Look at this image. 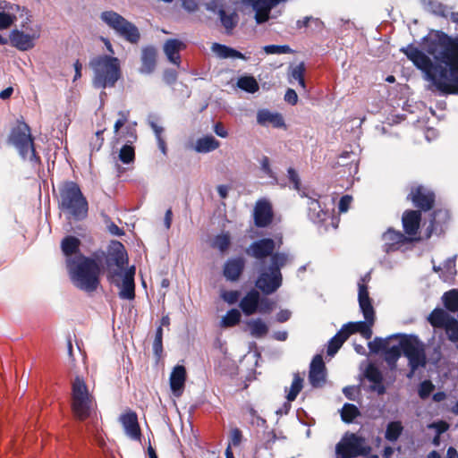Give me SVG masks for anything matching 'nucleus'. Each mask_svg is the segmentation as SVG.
Masks as SVG:
<instances>
[{"mask_svg":"<svg viewBox=\"0 0 458 458\" xmlns=\"http://www.w3.org/2000/svg\"><path fill=\"white\" fill-rule=\"evenodd\" d=\"M422 47L437 62L433 65L429 57L412 46L403 52L426 74L428 80L445 93H458V37L433 30L423 38Z\"/></svg>","mask_w":458,"mask_h":458,"instance_id":"obj_1","label":"nucleus"},{"mask_svg":"<svg viewBox=\"0 0 458 458\" xmlns=\"http://www.w3.org/2000/svg\"><path fill=\"white\" fill-rule=\"evenodd\" d=\"M369 280L370 275L368 273L358 283V301L365 321L350 322L343 326L340 331L328 343V355H335L347 338L354 333H360L366 339L371 337V327L375 322V311L368 292L367 284Z\"/></svg>","mask_w":458,"mask_h":458,"instance_id":"obj_2","label":"nucleus"},{"mask_svg":"<svg viewBox=\"0 0 458 458\" xmlns=\"http://www.w3.org/2000/svg\"><path fill=\"white\" fill-rule=\"evenodd\" d=\"M66 267L75 287L88 293L98 289L101 267L97 260L87 257H79L77 260H69Z\"/></svg>","mask_w":458,"mask_h":458,"instance_id":"obj_3","label":"nucleus"},{"mask_svg":"<svg viewBox=\"0 0 458 458\" xmlns=\"http://www.w3.org/2000/svg\"><path fill=\"white\" fill-rule=\"evenodd\" d=\"M89 66L93 70L92 83L95 88L113 87L121 78V64L116 57L99 55L90 61Z\"/></svg>","mask_w":458,"mask_h":458,"instance_id":"obj_4","label":"nucleus"},{"mask_svg":"<svg viewBox=\"0 0 458 458\" xmlns=\"http://www.w3.org/2000/svg\"><path fill=\"white\" fill-rule=\"evenodd\" d=\"M117 250L122 251L121 255L115 259V268L112 267L109 264L108 279L112 284L119 287V296L122 299L132 300L134 299V274L135 267H131L129 269H124L125 258L123 254V246L120 242L114 243Z\"/></svg>","mask_w":458,"mask_h":458,"instance_id":"obj_5","label":"nucleus"},{"mask_svg":"<svg viewBox=\"0 0 458 458\" xmlns=\"http://www.w3.org/2000/svg\"><path fill=\"white\" fill-rule=\"evenodd\" d=\"M42 29L38 23L32 22L26 16L19 28L12 30L7 38L8 43L19 51L26 52L33 49L41 38Z\"/></svg>","mask_w":458,"mask_h":458,"instance_id":"obj_6","label":"nucleus"},{"mask_svg":"<svg viewBox=\"0 0 458 458\" xmlns=\"http://www.w3.org/2000/svg\"><path fill=\"white\" fill-rule=\"evenodd\" d=\"M289 256L276 253L271 257V266L261 269L256 281V286L264 293H275L282 284L281 267L288 263Z\"/></svg>","mask_w":458,"mask_h":458,"instance_id":"obj_7","label":"nucleus"},{"mask_svg":"<svg viewBox=\"0 0 458 458\" xmlns=\"http://www.w3.org/2000/svg\"><path fill=\"white\" fill-rule=\"evenodd\" d=\"M72 410L79 420L89 418L96 408V401L92 392L84 380L77 377L72 383Z\"/></svg>","mask_w":458,"mask_h":458,"instance_id":"obj_8","label":"nucleus"},{"mask_svg":"<svg viewBox=\"0 0 458 458\" xmlns=\"http://www.w3.org/2000/svg\"><path fill=\"white\" fill-rule=\"evenodd\" d=\"M61 208L76 219H82L88 214V202L79 186L72 182H65L60 191Z\"/></svg>","mask_w":458,"mask_h":458,"instance_id":"obj_9","label":"nucleus"},{"mask_svg":"<svg viewBox=\"0 0 458 458\" xmlns=\"http://www.w3.org/2000/svg\"><path fill=\"white\" fill-rule=\"evenodd\" d=\"M9 142L16 148L23 159H36V153L30 129L24 122L18 121L12 128Z\"/></svg>","mask_w":458,"mask_h":458,"instance_id":"obj_10","label":"nucleus"},{"mask_svg":"<svg viewBox=\"0 0 458 458\" xmlns=\"http://www.w3.org/2000/svg\"><path fill=\"white\" fill-rule=\"evenodd\" d=\"M400 347L409 360L411 372L409 377L420 367L426 365L425 344L416 336H407L400 342Z\"/></svg>","mask_w":458,"mask_h":458,"instance_id":"obj_11","label":"nucleus"},{"mask_svg":"<svg viewBox=\"0 0 458 458\" xmlns=\"http://www.w3.org/2000/svg\"><path fill=\"white\" fill-rule=\"evenodd\" d=\"M101 20L117 34L131 43H136L140 38L138 29L126 21L123 16L113 11L101 13Z\"/></svg>","mask_w":458,"mask_h":458,"instance_id":"obj_12","label":"nucleus"},{"mask_svg":"<svg viewBox=\"0 0 458 458\" xmlns=\"http://www.w3.org/2000/svg\"><path fill=\"white\" fill-rule=\"evenodd\" d=\"M136 125L135 122L130 121V111H119L114 124V141L133 144L137 140Z\"/></svg>","mask_w":458,"mask_h":458,"instance_id":"obj_13","label":"nucleus"},{"mask_svg":"<svg viewBox=\"0 0 458 458\" xmlns=\"http://www.w3.org/2000/svg\"><path fill=\"white\" fill-rule=\"evenodd\" d=\"M28 15V10L15 3L0 1V30L10 29L19 19Z\"/></svg>","mask_w":458,"mask_h":458,"instance_id":"obj_14","label":"nucleus"},{"mask_svg":"<svg viewBox=\"0 0 458 458\" xmlns=\"http://www.w3.org/2000/svg\"><path fill=\"white\" fill-rule=\"evenodd\" d=\"M281 243V240L276 242L272 239H261L251 243L246 250V253L257 259H262L270 256Z\"/></svg>","mask_w":458,"mask_h":458,"instance_id":"obj_15","label":"nucleus"},{"mask_svg":"<svg viewBox=\"0 0 458 458\" xmlns=\"http://www.w3.org/2000/svg\"><path fill=\"white\" fill-rule=\"evenodd\" d=\"M125 434L132 440L140 439V428L138 422L137 414L133 411H127L119 418Z\"/></svg>","mask_w":458,"mask_h":458,"instance_id":"obj_16","label":"nucleus"},{"mask_svg":"<svg viewBox=\"0 0 458 458\" xmlns=\"http://www.w3.org/2000/svg\"><path fill=\"white\" fill-rule=\"evenodd\" d=\"M409 199L416 207L424 210H428L432 208L434 194L422 186H417L411 190Z\"/></svg>","mask_w":458,"mask_h":458,"instance_id":"obj_17","label":"nucleus"},{"mask_svg":"<svg viewBox=\"0 0 458 458\" xmlns=\"http://www.w3.org/2000/svg\"><path fill=\"white\" fill-rule=\"evenodd\" d=\"M257 122L262 126H272L277 129L286 128L283 115L279 113L271 112L267 109H261L258 111Z\"/></svg>","mask_w":458,"mask_h":458,"instance_id":"obj_18","label":"nucleus"},{"mask_svg":"<svg viewBox=\"0 0 458 458\" xmlns=\"http://www.w3.org/2000/svg\"><path fill=\"white\" fill-rule=\"evenodd\" d=\"M309 379L315 387L320 386L325 382V364L321 355H316L313 358L310 363Z\"/></svg>","mask_w":458,"mask_h":458,"instance_id":"obj_19","label":"nucleus"},{"mask_svg":"<svg viewBox=\"0 0 458 458\" xmlns=\"http://www.w3.org/2000/svg\"><path fill=\"white\" fill-rule=\"evenodd\" d=\"M81 242L74 236H67L61 242L62 252L65 257L66 267L69 260H77L79 257H84L80 253Z\"/></svg>","mask_w":458,"mask_h":458,"instance_id":"obj_20","label":"nucleus"},{"mask_svg":"<svg viewBox=\"0 0 458 458\" xmlns=\"http://www.w3.org/2000/svg\"><path fill=\"white\" fill-rule=\"evenodd\" d=\"M186 380V369L183 366L178 365L174 368L170 376V387L173 394L179 397L182 395Z\"/></svg>","mask_w":458,"mask_h":458,"instance_id":"obj_21","label":"nucleus"},{"mask_svg":"<svg viewBox=\"0 0 458 458\" xmlns=\"http://www.w3.org/2000/svg\"><path fill=\"white\" fill-rule=\"evenodd\" d=\"M420 211L409 210L403 213L402 218L403 226L405 233L411 238L417 234L420 228Z\"/></svg>","mask_w":458,"mask_h":458,"instance_id":"obj_22","label":"nucleus"},{"mask_svg":"<svg viewBox=\"0 0 458 458\" xmlns=\"http://www.w3.org/2000/svg\"><path fill=\"white\" fill-rule=\"evenodd\" d=\"M254 219L258 226H266L271 222V205L267 200H259L254 209Z\"/></svg>","mask_w":458,"mask_h":458,"instance_id":"obj_23","label":"nucleus"},{"mask_svg":"<svg viewBox=\"0 0 458 458\" xmlns=\"http://www.w3.org/2000/svg\"><path fill=\"white\" fill-rule=\"evenodd\" d=\"M260 294L256 290L250 291L240 301V308L246 316L258 312Z\"/></svg>","mask_w":458,"mask_h":458,"instance_id":"obj_24","label":"nucleus"},{"mask_svg":"<svg viewBox=\"0 0 458 458\" xmlns=\"http://www.w3.org/2000/svg\"><path fill=\"white\" fill-rule=\"evenodd\" d=\"M244 330L254 338H263L267 335L269 327L262 318H257L247 320Z\"/></svg>","mask_w":458,"mask_h":458,"instance_id":"obj_25","label":"nucleus"},{"mask_svg":"<svg viewBox=\"0 0 458 458\" xmlns=\"http://www.w3.org/2000/svg\"><path fill=\"white\" fill-rule=\"evenodd\" d=\"M244 260L241 258L229 259L224 267V276L229 281H237L244 268Z\"/></svg>","mask_w":458,"mask_h":458,"instance_id":"obj_26","label":"nucleus"},{"mask_svg":"<svg viewBox=\"0 0 458 458\" xmlns=\"http://www.w3.org/2000/svg\"><path fill=\"white\" fill-rule=\"evenodd\" d=\"M413 238H408L400 232L394 231L392 229L387 230L383 234V240L386 246V250H394L404 244L407 242L411 241Z\"/></svg>","mask_w":458,"mask_h":458,"instance_id":"obj_27","label":"nucleus"},{"mask_svg":"<svg viewBox=\"0 0 458 458\" xmlns=\"http://www.w3.org/2000/svg\"><path fill=\"white\" fill-rule=\"evenodd\" d=\"M157 50L152 47H147L141 52V67L140 72L141 73H151L156 66Z\"/></svg>","mask_w":458,"mask_h":458,"instance_id":"obj_28","label":"nucleus"},{"mask_svg":"<svg viewBox=\"0 0 458 458\" xmlns=\"http://www.w3.org/2000/svg\"><path fill=\"white\" fill-rule=\"evenodd\" d=\"M184 47V44L177 39H169L164 45V52L168 60L174 64H179V52Z\"/></svg>","mask_w":458,"mask_h":458,"instance_id":"obj_29","label":"nucleus"},{"mask_svg":"<svg viewBox=\"0 0 458 458\" xmlns=\"http://www.w3.org/2000/svg\"><path fill=\"white\" fill-rule=\"evenodd\" d=\"M220 142L212 135H206L198 139L194 145V150L198 153H208L217 149Z\"/></svg>","mask_w":458,"mask_h":458,"instance_id":"obj_30","label":"nucleus"},{"mask_svg":"<svg viewBox=\"0 0 458 458\" xmlns=\"http://www.w3.org/2000/svg\"><path fill=\"white\" fill-rule=\"evenodd\" d=\"M308 205L309 216L315 223H324L329 217L328 210H325L318 200L310 199Z\"/></svg>","mask_w":458,"mask_h":458,"instance_id":"obj_31","label":"nucleus"},{"mask_svg":"<svg viewBox=\"0 0 458 458\" xmlns=\"http://www.w3.org/2000/svg\"><path fill=\"white\" fill-rule=\"evenodd\" d=\"M448 313L442 309H435L428 316L430 325L437 328H445L452 319Z\"/></svg>","mask_w":458,"mask_h":458,"instance_id":"obj_32","label":"nucleus"},{"mask_svg":"<svg viewBox=\"0 0 458 458\" xmlns=\"http://www.w3.org/2000/svg\"><path fill=\"white\" fill-rule=\"evenodd\" d=\"M211 50L220 58L246 59L244 55H242L241 52L218 43H214L211 47Z\"/></svg>","mask_w":458,"mask_h":458,"instance_id":"obj_33","label":"nucleus"},{"mask_svg":"<svg viewBox=\"0 0 458 458\" xmlns=\"http://www.w3.org/2000/svg\"><path fill=\"white\" fill-rule=\"evenodd\" d=\"M305 66L303 63L290 67L289 81L293 83V81H298L299 85L305 89L306 85L304 81Z\"/></svg>","mask_w":458,"mask_h":458,"instance_id":"obj_34","label":"nucleus"},{"mask_svg":"<svg viewBox=\"0 0 458 458\" xmlns=\"http://www.w3.org/2000/svg\"><path fill=\"white\" fill-rule=\"evenodd\" d=\"M303 387V378L299 374H294L293 382L288 390H286V399L289 403L294 401Z\"/></svg>","mask_w":458,"mask_h":458,"instance_id":"obj_35","label":"nucleus"},{"mask_svg":"<svg viewBox=\"0 0 458 458\" xmlns=\"http://www.w3.org/2000/svg\"><path fill=\"white\" fill-rule=\"evenodd\" d=\"M241 312L236 309H232L221 318L220 326L222 327H233L241 321Z\"/></svg>","mask_w":458,"mask_h":458,"instance_id":"obj_36","label":"nucleus"},{"mask_svg":"<svg viewBox=\"0 0 458 458\" xmlns=\"http://www.w3.org/2000/svg\"><path fill=\"white\" fill-rule=\"evenodd\" d=\"M445 307L452 311H458V290H451L442 297Z\"/></svg>","mask_w":458,"mask_h":458,"instance_id":"obj_37","label":"nucleus"},{"mask_svg":"<svg viewBox=\"0 0 458 458\" xmlns=\"http://www.w3.org/2000/svg\"><path fill=\"white\" fill-rule=\"evenodd\" d=\"M237 85L241 89L249 93H255L259 89L257 81L251 76L241 77L237 81Z\"/></svg>","mask_w":458,"mask_h":458,"instance_id":"obj_38","label":"nucleus"},{"mask_svg":"<svg viewBox=\"0 0 458 458\" xmlns=\"http://www.w3.org/2000/svg\"><path fill=\"white\" fill-rule=\"evenodd\" d=\"M132 144L125 142L119 151V159L123 164H131L134 161L135 152Z\"/></svg>","mask_w":458,"mask_h":458,"instance_id":"obj_39","label":"nucleus"},{"mask_svg":"<svg viewBox=\"0 0 458 458\" xmlns=\"http://www.w3.org/2000/svg\"><path fill=\"white\" fill-rule=\"evenodd\" d=\"M359 414L357 407L353 404L346 403L344 405L341 416L345 422H352Z\"/></svg>","mask_w":458,"mask_h":458,"instance_id":"obj_40","label":"nucleus"},{"mask_svg":"<svg viewBox=\"0 0 458 458\" xmlns=\"http://www.w3.org/2000/svg\"><path fill=\"white\" fill-rule=\"evenodd\" d=\"M402 430L403 427L400 422H391L387 426L386 438L389 441H395L399 437Z\"/></svg>","mask_w":458,"mask_h":458,"instance_id":"obj_41","label":"nucleus"},{"mask_svg":"<svg viewBox=\"0 0 458 458\" xmlns=\"http://www.w3.org/2000/svg\"><path fill=\"white\" fill-rule=\"evenodd\" d=\"M230 245V236L228 233H221L215 237L212 246L220 251H225Z\"/></svg>","mask_w":458,"mask_h":458,"instance_id":"obj_42","label":"nucleus"},{"mask_svg":"<svg viewBox=\"0 0 458 458\" xmlns=\"http://www.w3.org/2000/svg\"><path fill=\"white\" fill-rule=\"evenodd\" d=\"M444 329L450 341H458V321L456 319L453 318Z\"/></svg>","mask_w":458,"mask_h":458,"instance_id":"obj_43","label":"nucleus"},{"mask_svg":"<svg viewBox=\"0 0 458 458\" xmlns=\"http://www.w3.org/2000/svg\"><path fill=\"white\" fill-rule=\"evenodd\" d=\"M263 50L267 55L287 54L292 51L291 48L286 45H284V46L268 45V46H265L263 47Z\"/></svg>","mask_w":458,"mask_h":458,"instance_id":"obj_44","label":"nucleus"},{"mask_svg":"<svg viewBox=\"0 0 458 458\" xmlns=\"http://www.w3.org/2000/svg\"><path fill=\"white\" fill-rule=\"evenodd\" d=\"M445 272L442 275L444 281H451L456 274L454 259H448L444 266Z\"/></svg>","mask_w":458,"mask_h":458,"instance_id":"obj_45","label":"nucleus"},{"mask_svg":"<svg viewBox=\"0 0 458 458\" xmlns=\"http://www.w3.org/2000/svg\"><path fill=\"white\" fill-rule=\"evenodd\" d=\"M401 347L394 346L386 351V360L390 366H394L401 356Z\"/></svg>","mask_w":458,"mask_h":458,"instance_id":"obj_46","label":"nucleus"},{"mask_svg":"<svg viewBox=\"0 0 458 458\" xmlns=\"http://www.w3.org/2000/svg\"><path fill=\"white\" fill-rule=\"evenodd\" d=\"M220 18L224 27L229 31L232 30L236 24V17L233 14H226L225 12H220Z\"/></svg>","mask_w":458,"mask_h":458,"instance_id":"obj_47","label":"nucleus"},{"mask_svg":"<svg viewBox=\"0 0 458 458\" xmlns=\"http://www.w3.org/2000/svg\"><path fill=\"white\" fill-rule=\"evenodd\" d=\"M221 298L228 304H235L240 298V292L238 291H221Z\"/></svg>","mask_w":458,"mask_h":458,"instance_id":"obj_48","label":"nucleus"},{"mask_svg":"<svg viewBox=\"0 0 458 458\" xmlns=\"http://www.w3.org/2000/svg\"><path fill=\"white\" fill-rule=\"evenodd\" d=\"M275 308V302L269 299H259L258 312L259 313H269Z\"/></svg>","mask_w":458,"mask_h":458,"instance_id":"obj_49","label":"nucleus"},{"mask_svg":"<svg viewBox=\"0 0 458 458\" xmlns=\"http://www.w3.org/2000/svg\"><path fill=\"white\" fill-rule=\"evenodd\" d=\"M433 389L434 386L430 381H423L420 386L419 394L421 398H426L430 394Z\"/></svg>","mask_w":458,"mask_h":458,"instance_id":"obj_50","label":"nucleus"},{"mask_svg":"<svg viewBox=\"0 0 458 458\" xmlns=\"http://www.w3.org/2000/svg\"><path fill=\"white\" fill-rule=\"evenodd\" d=\"M242 432L238 428H233L230 432V443L229 445L237 446L242 442Z\"/></svg>","mask_w":458,"mask_h":458,"instance_id":"obj_51","label":"nucleus"},{"mask_svg":"<svg viewBox=\"0 0 458 458\" xmlns=\"http://www.w3.org/2000/svg\"><path fill=\"white\" fill-rule=\"evenodd\" d=\"M369 347L372 352H379L380 350H384L386 347V341L380 338H376L374 341L369 344Z\"/></svg>","mask_w":458,"mask_h":458,"instance_id":"obj_52","label":"nucleus"},{"mask_svg":"<svg viewBox=\"0 0 458 458\" xmlns=\"http://www.w3.org/2000/svg\"><path fill=\"white\" fill-rule=\"evenodd\" d=\"M366 376L370 381H373L375 383L380 382L381 380V375L379 371L372 366L368 368Z\"/></svg>","mask_w":458,"mask_h":458,"instance_id":"obj_53","label":"nucleus"},{"mask_svg":"<svg viewBox=\"0 0 458 458\" xmlns=\"http://www.w3.org/2000/svg\"><path fill=\"white\" fill-rule=\"evenodd\" d=\"M352 198L351 196H349V195L343 196L339 201V206H338L339 211L341 213L346 212L349 209V208L352 204Z\"/></svg>","mask_w":458,"mask_h":458,"instance_id":"obj_54","label":"nucleus"},{"mask_svg":"<svg viewBox=\"0 0 458 458\" xmlns=\"http://www.w3.org/2000/svg\"><path fill=\"white\" fill-rule=\"evenodd\" d=\"M162 335H163V330H162V327H159L157 329L156 337H155L154 344H153V348L157 353L162 350Z\"/></svg>","mask_w":458,"mask_h":458,"instance_id":"obj_55","label":"nucleus"},{"mask_svg":"<svg viewBox=\"0 0 458 458\" xmlns=\"http://www.w3.org/2000/svg\"><path fill=\"white\" fill-rule=\"evenodd\" d=\"M284 100L293 106L296 105L298 102V95L295 90L292 89H287L284 95Z\"/></svg>","mask_w":458,"mask_h":458,"instance_id":"obj_56","label":"nucleus"},{"mask_svg":"<svg viewBox=\"0 0 458 458\" xmlns=\"http://www.w3.org/2000/svg\"><path fill=\"white\" fill-rule=\"evenodd\" d=\"M288 177H289L290 181L294 184V189L299 191L301 182L299 180V176L294 169H293V168L288 169Z\"/></svg>","mask_w":458,"mask_h":458,"instance_id":"obj_57","label":"nucleus"},{"mask_svg":"<svg viewBox=\"0 0 458 458\" xmlns=\"http://www.w3.org/2000/svg\"><path fill=\"white\" fill-rule=\"evenodd\" d=\"M214 132L221 137V138H226L228 136V131L225 128V126L221 123H216L215 125H214Z\"/></svg>","mask_w":458,"mask_h":458,"instance_id":"obj_58","label":"nucleus"},{"mask_svg":"<svg viewBox=\"0 0 458 458\" xmlns=\"http://www.w3.org/2000/svg\"><path fill=\"white\" fill-rule=\"evenodd\" d=\"M429 428H435L437 430V434H440V433L445 432L448 428V426L445 422L439 421V422L433 423V424L429 425Z\"/></svg>","mask_w":458,"mask_h":458,"instance_id":"obj_59","label":"nucleus"},{"mask_svg":"<svg viewBox=\"0 0 458 458\" xmlns=\"http://www.w3.org/2000/svg\"><path fill=\"white\" fill-rule=\"evenodd\" d=\"M260 165H261V168L262 170L269 176H272V171L270 169V164H269V159L265 157L262 158L261 162H260Z\"/></svg>","mask_w":458,"mask_h":458,"instance_id":"obj_60","label":"nucleus"},{"mask_svg":"<svg viewBox=\"0 0 458 458\" xmlns=\"http://www.w3.org/2000/svg\"><path fill=\"white\" fill-rule=\"evenodd\" d=\"M291 317V312L289 310H281L276 315V320L278 322H285L287 321Z\"/></svg>","mask_w":458,"mask_h":458,"instance_id":"obj_61","label":"nucleus"},{"mask_svg":"<svg viewBox=\"0 0 458 458\" xmlns=\"http://www.w3.org/2000/svg\"><path fill=\"white\" fill-rule=\"evenodd\" d=\"M13 93V88L8 87L0 92V98L3 100L8 99Z\"/></svg>","mask_w":458,"mask_h":458,"instance_id":"obj_62","label":"nucleus"},{"mask_svg":"<svg viewBox=\"0 0 458 458\" xmlns=\"http://www.w3.org/2000/svg\"><path fill=\"white\" fill-rule=\"evenodd\" d=\"M182 5L186 10L190 12H193L197 9V4L192 0H184Z\"/></svg>","mask_w":458,"mask_h":458,"instance_id":"obj_63","label":"nucleus"},{"mask_svg":"<svg viewBox=\"0 0 458 458\" xmlns=\"http://www.w3.org/2000/svg\"><path fill=\"white\" fill-rule=\"evenodd\" d=\"M150 126L156 134V138H162L163 128L158 126L155 122H150Z\"/></svg>","mask_w":458,"mask_h":458,"instance_id":"obj_64","label":"nucleus"}]
</instances>
